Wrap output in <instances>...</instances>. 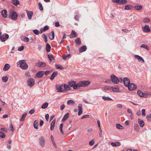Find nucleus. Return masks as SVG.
<instances>
[{
  "mask_svg": "<svg viewBox=\"0 0 151 151\" xmlns=\"http://www.w3.org/2000/svg\"><path fill=\"white\" fill-rule=\"evenodd\" d=\"M18 64L19 65L20 67L23 69L26 70L28 68V66L26 63L25 60H21L18 62Z\"/></svg>",
  "mask_w": 151,
  "mask_h": 151,
  "instance_id": "nucleus-1",
  "label": "nucleus"
},
{
  "mask_svg": "<svg viewBox=\"0 0 151 151\" xmlns=\"http://www.w3.org/2000/svg\"><path fill=\"white\" fill-rule=\"evenodd\" d=\"M9 16L11 17L12 20H16L17 19L18 15L15 12L11 11L9 13Z\"/></svg>",
  "mask_w": 151,
  "mask_h": 151,
  "instance_id": "nucleus-2",
  "label": "nucleus"
},
{
  "mask_svg": "<svg viewBox=\"0 0 151 151\" xmlns=\"http://www.w3.org/2000/svg\"><path fill=\"white\" fill-rule=\"evenodd\" d=\"M35 80L34 79L30 78L28 79L27 81V86L30 87H32L35 84Z\"/></svg>",
  "mask_w": 151,
  "mask_h": 151,
  "instance_id": "nucleus-3",
  "label": "nucleus"
},
{
  "mask_svg": "<svg viewBox=\"0 0 151 151\" xmlns=\"http://www.w3.org/2000/svg\"><path fill=\"white\" fill-rule=\"evenodd\" d=\"M39 142L41 147H43L45 145V140L42 136H41L39 138Z\"/></svg>",
  "mask_w": 151,
  "mask_h": 151,
  "instance_id": "nucleus-4",
  "label": "nucleus"
},
{
  "mask_svg": "<svg viewBox=\"0 0 151 151\" xmlns=\"http://www.w3.org/2000/svg\"><path fill=\"white\" fill-rule=\"evenodd\" d=\"M9 37V35L6 33H4L1 35V38H0L1 41L3 42H5L6 40H7Z\"/></svg>",
  "mask_w": 151,
  "mask_h": 151,
  "instance_id": "nucleus-5",
  "label": "nucleus"
},
{
  "mask_svg": "<svg viewBox=\"0 0 151 151\" xmlns=\"http://www.w3.org/2000/svg\"><path fill=\"white\" fill-rule=\"evenodd\" d=\"M123 81L124 85L126 87H127L130 84L129 79L127 77L123 78Z\"/></svg>",
  "mask_w": 151,
  "mask_h": 151,
  "instance_id": "nucleus-6",
  "label": "nucleus"
},
{
  "mask_svg": "<svg viewBox=\"0 0 151 151\" xmlns=\"http://www.w3.org/2000/svg\"><path fill=\"white\" fill-rule=\"evenodd\" d=\"M111 81L114 83L117 84L118 81H117L118 78L114 75H112L111 76Z\"/></svg>",
  "mask_w": 151,
  "mask_h": 151,
  "instance_id": "nucleus-7",
  "label": "nucleus"
},
{
  "mask_svg": "<svg viewBox=\"0 0 151 151\" xmlns=\"http://www.w3.org/2000/svg\"><path fill=\"white\" fill-rule=\"evenodd\" d=\"M81 87H86L90 83L88 81H84L80 82Z\"/></svg>",
  "mask_w": 151,
  "mask_h": 151,
  "instance_id": "nucleus-8",
  "label": "nucleus"
},
{
  "mask_svg": "<svg viewBox=\"0 0 151 151\" xmlns=\"http://www.w3.org/2000/svg\"><path fill=\"white\" fill-rule=\"evenodd\" d=\"M46 63L45 62H38L36 63L35 65L37 67H44L46 66Z\"/></svg>",
  "mask_w": 151,
  "mask_h": 151,
  "instance_id": "nucleus-9",
  "label": "nucleus"
},
{
  "mask_svg": "<svg viewBox=\"0 0 151 151\" xmlns=\"http://www.w3.org/2000/svg\"><path fill=\"white\" fill-rule=\"evenodd\" d=\"M128 89L130 90H133L137 88V86L134 83H131L128 86Z\"/></svg>",
  "mask_w": 151,
  "mask_h": 151,
  "instance_id": "nucleus-10",
  "label": "nucleus"
},
{
  "mask_svg": "<svg viewBox=\"0 0 151 151\" xmlns=\"http://www.w3.org/2000/svg\"><path fill=\"white\" fill-rule=\"evenodd\" d=\"M44 72L43 71H40L37 72L36 75V76L38 78H41L44 75Z\"/></svg>",
  "mask_w": 151,
  "mask_h": 151,
  "instance_id": "nucleus-11",
  "label": "nucleus"
},
{
  "mask_svg": "<svg viewBox=\"0 0 151 151\" xmlns=\"http://www.w3.org/2000/svg\"><path fill=\"white\" fill-rule=\"evenodd\" d=\"M64 86L63 85L58 86L56 87L57 89L58 90V92H63L65 90L63 89Z\"/></svg>",
  "mask_w": 151,
  "mask_h": 151,
  "instance_id": "nucleus-12",
  "label": "nucleus"
},
{
  "mask_svg": "<svg viewBox=\"0 0 151 151\" xmlns=\"http://www.w3.org/2000/svg\"><path fill=\"white\" fill-rule=\"evenodd\" d=\"M78 109L79 111L78 113V116H80L83 113V107L81 104H79L78 105Z\"/></svg>",
  "mask_w": 151,
  "mask_h": 151,
  "instance_id": "nucleus-13",
  "label": "nucleus"
},
{
  "mask_svg": "<svg viewBox=\"0 0 151 151\" xmlns=\"http://www.w3.org/2000/svg\"><path fill=\"white\" fill-rule=\"evenodd\" d=\"M142 29L145 32H149L150 31V29L148 25H145L144 27H143Z\"/></svg>",
  "mask_w": 151,
  "mask_h": 151,
  "instance_id": "nucleus-14",
  "label": "nucleus"
},
{
  "mask_svg": "<svg viewBox=\"0 0 151 151\" xmlns=\"http://www.w3.org/2000/svg\"><path fill=\"white\" fill-rule=\"evenodd\" d=\"M27 13L28 19H32V16L33 14V12L32 11L27 10Z\"/></svg>",
  "mask_w": 151,
  "mask_h": 151,
  "instance_id": "nucleus-15",
  "label": "nucleus"
},
{
  "mask_svg": "<svg viewBox=\"0 0 151 151\" xmlns=\"http://www.w3.org/2000/svg\"><path fill=\"white\" fill-rule=\"evenodd\" d=\"M2 16L4 18H6L7 17V11L6 9L3 10L1 12Z\"/></svg>",
  "mask_w": 151,
  "mask_h": 151,
  "instance_id": "nucleus-16",
  "label": "nucleus"
},
{
  "mask_svg": "<svg viewBox=\"0 0 151 151\" xmlns=\"http://www.w3.org/2000/svg\"><path fill=\"white\" fill-rule=\"evenodd\" d=\"M56 121V119H55L51 122L50 127V130L52 131L53 130L55 126V124Z\"/></svg>",
  "mask_w": 151,
  "mask_h": 151,
  "instance_id": "nucleus-17",
  "label": "nucleus"
},
{
  "mask_svg": "<svg viewBox=\"0 0 151 151\" xmlns=\"http://www.w3.org/2000/svg\"><path fill=\"white\" fill-rule=\"evenodd\" d=\"M58 75V72L57 71H55L54 72L50 77V79L51 80H53L55 77L57 76Z\"/></svg>",
  "mask_w": 151,
  "mask_h": 151,
  "instance_id": "nucleus-18",
  "label": "nucleus"
},
{
  "mask_svg": "<svg viewBox=\"0 0 151 151\" xmlns=\"http://www.w3.org/2000/svg\"><path fill=\"white\" fill-rule=\"evenodd\" d=\"M138 121L140 126L142 127H143L145 125V123L143 121L139 119H138Z\"/></svg>",
  "mask_w": 151,
  "mask_h": 151,
  "instance_id": "nucleus-19",
  "label": "nucleus"
},
{
  "mask_svg": "<svg viewBox=\"0 0 151 151\" xmlns=\"http://www.w3.org/2000/svg\"><path fill=\"white\" fill-rule=\"evenodd\" d=\"M77 36V34L75 31L74 30H73L71 34H70V38H73Z\"/></svg>",
  "mask_w": 151,
  "mask_h": 151,
  "instance_id": "nucleus-20",
  "label": "nucleus"
},
{
  "mask_svg": "<svg viewBox=\"0 0 151 151\" xmlns=\"http://www.w3.org/2000/svg\"><path fill=\"white\" fill-rule=\"evenodd\" d=\"M87 49V47L86 45H83L79 49L80 52H83L85 51Z\"/></svg>",
  "mask_w": 151,
  "mask_h": 151,
  "instance_id": "nucleus-21",
  "label": "nucleus"
},
{
  "mask_svg": "<svg viewBox=\"0 0 151 151\" xmlns=\"http://www.w3.org/2000/svg\"><path fill=\"white\" fill-rule=\"evenodd\" d=\"M134 58H137L139 61H142L143 62H144L143 59L141 56L138 55H135L134 56Z\"/></svg>",
  "mask_w": 151,
  "mask_h": 151,
  "instance_id": "nucleus-22",
  "label": "nucleus"
},
{
  "mask_svg": "<svg viewBox=\"0 0 151 151\" xmlns=\"http://www.w3.org/2000/svg\"><path fill=\"white\" fill-rule=\"evenodd\" d=\"M64 60H66V59H68L71 57L70 55L69 54H64L62 56Z\"/></svg>",
  "mask_w": 151,
  "mask_h": 151,
  "instance_id": "nucleus-23",
  "label": "nucleus"
},
{
  "mask_svg": "<svg viewBox=\"0 0 151 151\" xmlns=\"http://www.w3.org/2000/svg\"><path fill=\"white\" fill-rule=\"evenodd\" d=\"M69 114L68 113H66L62 119V122L65 121L69 117Z\"/></svg>",
  "mask_w": 151,
  "mask_h": 151,
  "instance_id": "nucleus-24",
  "label": "nucleus"
},
{
  "mask_svg": "<svg viewBox=\"0 0 151 151\" xmlns=\"http://www.w3.org/2000/svg\"><path fill=\"white\" fill-rule=\"evenodd\" d=\"M55 34L53 31L52 32V34H49L48 36L50 39L51 40L53 39L54 37Z\"/></svg>",
  "mask_w": 151,
  "mask_h": 151,
  "instance_id": "nucleus-25",
  "label": "nucleus"
},
{
  "mask_svg": "<svg viewBox=\"0 0 151 151\" xmlns=\"http://www.w3.org/2000/svg\"><path fill=\"white\" fill-rule=\"evenodd\" d=\"M80 87H81V85L80 84V82L77 84H75L74 85L73 88L75 89H78Z\"/></svg>",
  "mask_w": 151,
  "mask_h": 151,
  "instance_id": "nucleus-26",
  "label": "nucleus"
},
{
  "mask_svg": "<svg viewBox=\"0 0 151 151\" xmlns=\"http://www.w3.org/2000/svg\"><path fill=\"white\" fill-rule=\"evenodd\" d=\"M27 115V113H24L22 115V116L21 118L19 119L20 121H23L25 117Z\"/></svg>",
  "mask_w": 151,
  "mask_h": 151,
  "instance_id": "nucleus-27",
  "label": "nucleus"
},
{
  "mask_svg": "<svg viewBox=\"0 0 151 151\" xmlns=\"http://www.w3.org/2000/svg\"><path fill=\"white\" fill-rule=\"evenodd\" d=\"M38 122L37 120H35L34 123V127L35 129H38Z\"/></svg>",
  "mask_w": 151,
  "mask_h": 151,
  "instance_id": "nucleus-28",
  "label": "nucleus"
},
{
  "mask_svg": "<svg viewBox=\"0 0 151 151\" xmlns=\"http://www.w3.org/2000/svg\"><path fill=\"white\" fill-rule=\"evenodd\" d=\"M10 67V65L9 64H6L5 65L3 68V70L4 71H7L9 69Z\"/></svg>",
  "mask_w": 151,
  "mask_h": 151,
  "instance_id": "nucleus-29",
  "label": "nucleus"
},
{
  "mask_svg": "<svg viewBox=\"0 0 151 151\" xmlns=\"http://www.w3.org/2000/svg\"><path fill=\"white\" fill-rule=\"evenodd\" d=\"M47 57L48 59L50 60V62H51L52 60H54L55 59L53 55L52 54L48 55H47Z\"/></svg>",
  "mask_w": 151,
  "mask_h": 151,
  "instance_id": "nucleus-30",
  "label": "nucleus"
},
{
  "mask_svg": "<svg viewBox=\"0 0 151 151\" xmlns=\"http://www.w3.org/2000/svg\"><path fill=\"white\" fill-rule=\"evenodd\" d=\"M76 84V82L74 81H71L70 82H69L68 83V85L70 87H73V86L74 85H75V84Z\"/></svg>",
  "mask_w": 151,
  "mask_h": 151,
  "instance_id": "nucleus-31",
  "label": "nucleus"
},
{
  "mask_svg": "<svg viewBox=\"0 0 151 151\" xmlns=\"http://www.w3.org/2000/svg\"><path fill=\"white\" fill-rule=\"evenodd\" d=\"M75 42L78 45H80L81 44V41L80 38H78L75 40Z\"/></svg>",
  "mask_w": 151,
  "mask_h": 151,
  "instance_id": "nucleus-32",
  "label": "nucleus"
},
{
  "mask_svg": "<svg viewBox=\"0 0 151 151\" xmlns=\"http://www.w3.org/2000/svg\"><path fill=\"white\" fill-rule=\"evenodd\" d=\"M12 3L15 6H17L19 4V2L18 0H13L12 1Z\"/></svg>",
  "mask_w": 151,
  "mask_h": 151,
  "instance_id": "nucleus-33",
  "label": "nucleus"
},
{
  "mask_svg": "<svg viewBox=\"0 0 151 151\" xmlns=\"http://www.w3.org/2000/svg\"><path fill=\"white\" fill-rule=\"evenodd\" d=\"M48 105V104L47 102L44 103L41 106V108L43 109H45L47 107Z\"/></svg>",
  "mask_w": 151,
  "mask_h": 151,
  "instance_id": "nucleus-34",
  "label": "nucleus"
},
{
  "mask_svg": "<svg viewBox=\"0 0 151 151\" xmlns=\"http://www.w3.org/2000/svg\"><path fill=\"white\" fill-rule=\"evenodd\" d=\"M2 80L4 82L6 83L8 80V77L7 76H4L2 77Z\"/></svg>",
  "mask_w": 151,
  "mask_h": 151,
  "instance_id": "nucleus-35",
  "label": "nucleus"
},
{
  "mask_svg": "<svg viewBox=\"0 0 151 151\" xmlns=\"http://www.w3.org/2000/svg\"><path fill=\"white\" fill-rule=\"evenodd\" d=\"M140 47H141L144 48L147 50H149L150 49L149 47L145 44H142L141 45Z\"/></svg>",
  "mask_w": 151,
  "mask_h": 151,
  "instance_id": "nucleus-36",
  "label": "nucleus"
},
{
  "mask_svg": "<svg viewBox=\"0 0 151 151\" xmlns=\"http://www.w3.org/2000/svg\"><path fill=\"white\" fill-rule=\"evenodd\" d=\"M102 99L104 101H111L112 99L111 98L104 96L102 97Z\"/></svg>",
  "mask_w": 151,
  "mask_h": 151,
  "instance_id": "nucleus-37",
  "label": "nucleus"
},
{
  "mask_svg": "<svg viewBox=\"0 0 151 151\" xmlns=\"http://www.w3.org/2000/svg\"><path fill=\"white\" fill-rule=\"evenodd\" d=\"M51 46L50 45L47 43L46 44V51L47 52H49L50 51Z\"/></svg>",
  "mask_w": 151,
  "mask_h": 151,
  "instance_id": "nucleus-38",
  "label": "nucleus"
},
{
  "mask_svg": "<svg viewBox=\"0 0 151 151\" xmlns=\"http://www.w3.org/2000/svg\"><path fill=\"white\" fill-rule=\"evenodd\" d=\"M127 2V1L126 0H120L119 1V4H126Z\"/></svg>",
  "mask_w": 151,
  "mask_h": 151,
  "instance_id": "nucleus-39",
  "label": "nucleus"
},
{
  "mask_svg": "<svg viewBox=\"0 0 151 151\" xmlns=\"http://www.w3.org/2000/svg\"><path fill=\"white\" fill-rule=\"evenodd\" d=\"M116 128L119 129H122L124 128V127L119 124H116Z\"/></svg>",
  "mask_w": 151,
  "mask_h": 151,
  "instance_id": "nucleus-40",
  "label": "nucleus"
},
{
  "mask_svg": "<svg viewBox=\"0 0 151 151\" xmlns=\"http://www.w3.org/2000/svg\"><path fill=\"white\" fill-rule=\"evenodd\" d=\"M51 138L52 140V142L53 143V145H54L55 148H57V145L55 143V142L53 139V137L52 135H51Z\"/></svg>",
  "mask_w": 151,
  "mask_h": 151,
  "instance_id": "nucleus-41",
  "label": "nucleus"
},
{
  "mask_svg": "<svg viewBox=\"0 0 151 151\" xmlns=\"http://www.w3.org/2000/svg\"><path fill=\"white\" fill-rule=\"evenodd\" d=\"M63 86L65 89H66L68 90H70L71 89V88L67 84H64Z\"/></svg>",
  "mask_w": 151,
  "mask_h": 151,
  "instance_id": "nucleus-42",
  "label": "nucleus"
},
{
  "mask_svg": "<svg viewBox=\"0 0 151 151\" xmlns=\"http://www.w3.org/2000/svg\"><path fill=\"white\" fill-rule=\"evenodd\" d=\"M42 37L44 39L45 42L46 43L47 41V36L45 34L42 35Z\"/></svg>",
  "mask_w": 151,
  "mask_h": 151,
  "instance_id": "nucleus-43",
  "label": "nucleus"
},
{
  "mask_svg": "<svg viewBox=\"0 0 151 151\" xmlns=\"http://www.w3.org/2000/svg\"><path fill=\"white\" fill-rule=\"evenodd\" d=\"M134 8L136 10H139L142 8V6L141 5H137L134 6Z\"/></svg>",
  "mask_w": 151,
  "mask_h": 151,
  "instance_id": "nucleus-44",
  "label": "nucleus"
},
{
  "mask_svg": "<svg viewBox=\"0 0 151 151\" xmlns=\"http://www.w3.org/2000/svg\"><path fill=\"white\" fill-rule=\"evenodd\" d=\"M137 93L140 97L142 98L143 93L141 91L138 90L137 91Z\"/></svg>",
  "mask_w": 151,
  "mask_h": 151,
  "instance_id": "nucleus-45",
  "label": "nucleus"
},
{
  "mask_svg": "<svg viewBox=\"0 0 151 151\" xmlns=\"http://www.w3.org/2000/svg\"><path fill=\"white\" fill-rule=\"evenodd\" d=\"M134 128L138 132L139 130V127L138 124H135L134 125Z\"/></svg>",
  "mask_w": 151,
  "mask_h": 151,
  "instance_id": "nucleus-46",
  "label": "nucleus"
},
{
  "mask_svg": "<svg viewBox=\"0 0 151 151\" xmlns=\"http://www.w3.org/2000/svg\"><path fill=\"white\" fill-rule=\"evenodd\" d=\"M132 6L130 5H126L125 6L124 9L125 10H129L131 9Z\"/></svg>",
  "mask_w": 151,
  "mask_h": 151,
  "instance_id": "nucleus-47",
  "label": "nucleus"
},
{
  "mask_svg": "<svg viewBox=\"0 0 151 151\" xmlns=\"http://www.w3.org/2000/svg\"><path fill=\"white\" fill-rule=\"evenodd\" d=\"M146 118L147 120L149 121H151V114H150L149 115H147L146 116Z\"/></svg>",
  "mask_w": 151,
  "mask_h": 151,
  "instance_id": "nucleus-48",
  "label": "nucleus"
},
{
  "mask_svg": "<svg viewBox=\"0 0 151 151\" xmlns=\"http://www.w3.org/2000/svg\"><path fill=\"white\" fill-rule=\"evenodd\" d=\"M112 88H113V87L112 86L111 87L108 86H106L104 87V90H109L111 89Z\"/></svg>",
  "mask_w": 151,
  "mask_h": 151,
  "instance_id": "nucleus-49",
  "label": "nucleus"
},
{
  "mask_svg": "<svg viewBox=\"0 0 151 151\" xmlns=\"http://www.w3.org/2000/svg\"><path fill=\"white\" fill-rule=\"evenodd\" d=\"M55 68L57 69H59L61 70H63L64 69V68L62 67H60L57 64H56L55 65Z\"/></svg>",
  "mask_w": 151,
  "mask_h": 151,
  "instance_id": "nucleus-50",
  "label": "nucleus"
},
{
  "mask_svg": "<svg viewBox=\"0 0 151 151\" xmlns=\"http://www.w3.org/2000/svg\"><path fill=\"white\" fill-rule=\"evenodd\" d=\"M5 137V134L2 132H0V137L4 138Z\"/></svg>",
  "mask_w": 151,
  "mask_h": 151,
  "instance_id": "nucleus-51",
  "label": "nucleus"
},
{
  "mask_svg": "<svg viewBox=\"0 0 151 151\" xmlns=\"http://www.w3.org/2000/svg\"><path fill=\"white\" fill-rule=\"evenodd\" d=\"M38 6H39V9L40 10H41V11L43 10V7L42 6V4L41 3L39 2L38 3Z\"/></svg>",
  "mask_w": 151,
  "mask_h": 151,
  "instance_id": "nucleus-52",
  "label": "nucleus"
},
{
  "mask_svg": "<svg viewBox=\"0 0 151 151\" xmlns=\"http://www.w3.org/2000/svg\"><path fill=\"white\" fill-rule=\"evenodd\" d=\"M67 103L68 104H74L75 103V102L74 101H73L72 100H68L67 101Z\"/></svg>",
  "mask_w": 151,
  "mask_h": 151,
  "instance_id": "nucleus-53",
  "label": "nucleus"
},
{
  "mask_svg": "<svg viewBox=\"0 0 151 151\" xmlns=\"http://www.w3.org/2000/svg\"><path fill=\"white\" fill-rule=\"evenodd\" d=\"M143 21L145 23L148 22L150 21V19L146 17L144 18Z\"/></svg>",
  "mask_w": 151,
  "mask_h": 151,
  "instance_id": "nucleus-54",
  "label": "nucleus"
},
{
  "mask_svg": "<svg viewBox=\"0 0 151 151\" xmlns=\"http://www.w3.org/2000/svg\"><path fill=\"white\" fill-rule=\"evenodd\" d=\"M112 90L114 91V92H118L119 90V89L118 87H113V88H112Z\"/></svg>",
  "mask_w": 151,
  "mask_h": 151,
  "instance_id": "nucleus-55",
  "label": "nucleus"
},
{
  "mask_svg": "<svg viewBox=\"0 0 151 151\" xmlns=\"http://www.w3.org/2000/svg\"><path fill=\"white\" fill-rule=\"evenodd\" d=\"M33 32L36 35H38L40 33L39 31L37 29H34L33 30Z\"/></svg>",
  "mask_w": 151,
  "mask_h": 151,
  "instance_id": "nucleus-56",
  "label": "nucleus"
},
{
  "mask_svg": "<svg viewBox=\"0 0 151 151\" xmlns=\"http://www.w3.org/2000/svg\"><path fill=\"white\" fill-rule=\"evenodd\" d=\"M9 127L10 129V130L12 132H13L14 130V128L12 125L11 124H10Z\"/></svg>",
  "mask_w": 151,
  "mask_h": 151,
  "instance_id": "nucleus-57",
  "label": "nucleus"
},
{
  "mask_svg": "<svg viewBox=\"0 0 151 151\" xmlns=\"http://www.w3.org/2000/svg\"><path fill=\"white\" fill-rule=\"evenodd\" d=\"M145 109H142V114L143 116H145L146 115L145 113Z\"/></svg>",
  "mask_w": 151,
  "mask_h": 151,
  "instance_id": "nucleus-58",
  "label": "nucleus"
},
{
  "mask_svg": "<svg viewBox=\"0 0 151 151\" xmlns=\"http://www.w3.org/2000/svg\"><path fill=\"white\" fill-rule=\"evenodd\" d=\"M24 48V47L23 46H21L19 47L18 48V50L19 51H21Z\"/></svg>",
  "mask_w": 151,
  "mask_h": 151,
  "instance_id": "nucleus-59",
  "label": "nucleus"
},
{
  "mask_svg": "<svg viewBox=\"0 0 151 151\" xmlns=\"http://www.w3.org/2000/svg\"><path fill=\"white\" fill-rule=\"evenodd\" d=\"M49 26L47 25H46L45 26L43 29V31H46V30H47L49 29Z\"/></svg>",
  "mask_w": 151,
  "mask_h": 151,
  "instance_id": "nucleus-60",
  "label": "nucleus"
},
{
  "mask_svg": "<svg viewBox=\"0 0 151 151\" xmlns=\"http://www.w3.org/2000/svg\"><path fill=\"white\" fill-rule=\"evenodd\" d=\"M89 117V115H87V114L84 115L82 116V118H81V119H83L85 118H88V117Z\"/></svg>",
  "mask_w": 151,
  "mask_h": 151,
  "instance_id": "nucleus-61",
  "label": "nucleus"
},
{
  "mask_svg": "<svg viewBox=\"0 0 151 151\" xmlns=\"http://www.w3.org/2000/svg\"><path fill=\"white\" fill-rule=\"evenodd\" d=\"M94 140L93 139L89 142V144L90 145H92L94 144Z\"/></svg>",
  "mask_w": 151,
  "mask_h": 151,
  "instance_id": "nucleus-62",
  "label": "nucleus"
},
{
  "mask_svg": "<svg viewBox=\"0 0 151 151\" xmlns=\"http://www.w3.org/2000/svg\"><path fill=\"white\" fill-rule=\"evenodd\" d=\"M99 130L100 132L99 133V136L100 137H102V130L101 129V128H99Z\"/></svg>",
  "mask_w": 151,
  "mask_h": 151,
  "instance_id": "nucleus-63",
  "label": "nucleus"
},
{
  "mask_svg": "<svg viewBox=\"0 0 151 151\" xmlns=\"http://www.w3.org/2000/svg\"><path fill=\"white\" fill-rule=\"evenodd\" d=\"M29 38L28 37H25L23 40L26 42H28L29 41Z\"/></svg>",
  "mask_w": 151,
  "mask_h": 151,
  "instance_id": "nucleus-64",
  "label": "nucleus"
}]
</instances>
